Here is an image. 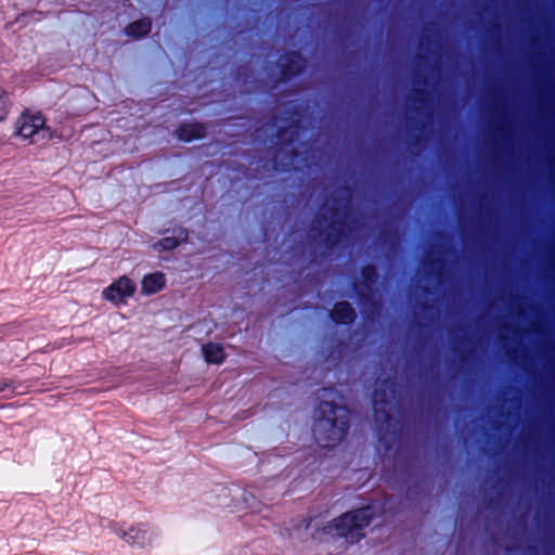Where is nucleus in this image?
I'll return each instance as SVG.
<instances>
[{
    "instance_id": "1",
    "label": "nucleus",
    "mask_w": 555,
    "mask_h": 555,
    "mask_svg": "<svg viewBox=\"0 0 555 555\" xmlns=\"http://www.w3.org/2000/svg\"><path fill=\"white\" fill-rule=\"evenodd\" d=\"M319 411L320 416L314 423L313 435L318 444L330 449L344 439L348 429L349 411L331 402L321 403Z\"/></svg>"
},
{
    "instance_id": "2",
    "label": "nucleus",
    "mask_w": 555,
    "mask_h": 555,
    "mask_svg": "<svg viewBox=\"0 0 555 555\" xmlns=\"http://www.w3.org/2000/svg\"><path fill=\"white\" fill-rule=\"evenodd\" d=\"M112 531L127 545L140 550L151 548L158 544L162 535L159 528L140 522L126 528L122 525L113 522Z\"/></svg>"
},
{
    "instance_id": "3",
    "label": "nucleus",
    "mask_w": 555,
    "mask_h": 555,
    "mask_svg": "<svg viewBox=\"0 0 555 555\" xmlns=\"http://www.w3.org/2000/svg\"><path fill=\"white\" fill-rule=\"evenodd\" d=\"M372 518V507L365 506L334 519L330 529L348 542L354 543L363 537L362 530L371 522Z\"/></svg>"
},
{
    "instance_id": "4",
    "label": "nucleus",
    "mask_w": 555,
    "mask_h": 555,
    "mask_svg": "<svg viewBox=\"0 0 555 555\" xmlns=\"http://www.w3.org/2000/svg\"><path fill=\"white\" fill-rule=\"evenodd\" d=\"M46 120L40 113H24L17 119V133L24 139H31L37 142V137L44 138Z\"/></svg>"
},
{
    "instance_id": "5",
    "label": "nucleus",
    "mask_w": 555,
    "mask_h": 555,
    "mask_svg": "<svg viewBox=\"0 0 555 555\" xmlns=\"http://www.w3.org/2000/svg\"><path fill=\"white\" fill-rule=\"evenodd\" d=\"M135 289V283L128 276L122 275L107 286L103 291L102 296L105 300L114 304L115 306H119L124 304L127 298L132 297Z\"/></svg>"
},
{
    "instance_id": "6",
    "label": "nucleus",
    "mask_w": 555,
    "mask_h": 555,
    "mask_svg": "<svg viewBox=\"0 0 555 555\" xmlns=\"http://www.w3.org/2000/svg\"><path fill=\"white\" fill-rule=\"evenodd\" d=\"M165 275L160 272L147 274L141 282L142 293L145 295H152L162 291L165 286Z\"/></svg>"
},
{
    "instance_id": "7",
    "label": "nucleus",
    "mask_w": 555,
    "mask_h": 555,
    "mask_svg": "<svg viewBox=\"0 0 555 555\" xmlns=\"http://www.w3.org/2000/svg\"><path fill=\"white\" fill-rule=\"evenodd\" d=\"M202 352L205 361L210 364H220L223 362L225 358L224 350L222 346L219 344H205L202 347Z\"/></svg>"
},
{
    "instance_id": "8",
    "label": "nucleus",
    "mask_w": 555,
    "mask_h": 555,
    "mask_svg": "<svg viewBox=\"0 0 555 555\" xmlns=\"http://www.w3.org/2000/svg\"><path fill=\"white\" fill-rule=\"evenodd\" d=\"M332 318L337 323L349 324L354 319V311L348 302H338L332 311Z\"/></svg>"
},
{
    "instance_id": "9",
    "label": "nucleus",
    "mask_w": 555,
    "mask_h": 555,
    "mask_svg": "<svg viewBox=\"0 0 555 555\" xmlns=\"http://www.w3.org/2000/svg\"><path fill=\"white\" fill-rule=\"evenodd\" d=\"M204 133L203 126L198 124L185 125L177 130V135L181 141H192L194 139L201 138Z\"/></svg>"
},
{
    "instance_id": "10",
    "label": "nucleus",
    "mask_w": 555,
    "mask_h": 555,
    "mask_svg": "<svg viewBox=\"0 0 555 555\" xmlns=\"http://www.w3.org/2000/svg\"><path fill=\"white\" fill-rule=\"evenodd\" d=\"M150 30L151 22L150 20L144 18L130 24L126 29V34L133 38H140L146 35Z\"/></svg>"
},
{
    "instance_id": "11",
    "label": "nucleus",
    "mask_w": 555,
    "mask_h": 555,
    "mask_svg": "<svg viewBox=\"0 0 555 555\" xmlns=\"http://www.w3.org/2000/svg\"><path fill=\"white\" fill-rule=\"evenodd\" d=\"M13 106V101L10 92L0 85V121L8 118Z\"/></svg>"
},
{
    "instance_id": "12",
    "label": "nucleus",
    "mask_w": 555,
    "mask_h": 555,
    "mask_svg": "<svg viewBox=\"0 0 555 555\" xmlns=\"http://www.w3.org/2000/svg\"><path fill=\"white\" fill-rule=\"evenodd\" d=\"M232 504L221 503V505L229 508L231 513L242 512L245 507V493L236 489L232 494Z\"/></svg>"
},
{
    "instance_id": "13",
    "label": "nucleus",
    "mask_w": 555,
    "mask_h": 555,
    "mask_svg": "<svg viewBox=\"0 0 555 555\" xmlns=\"http://www.w3.org/2000/svg\"><path fill=\"white\" fill-rule=\"evenodd\" d=\"M182 238V240H185L186 238V233L182 230L179 231V238L177 237H165L163 238L162 241L157 242L154 247L156 249H172L175 248L178 243H179V240Z\"/></svg>"
},
{
    "instance_id": "14",
    "label": "nucleus",
    "mask_w": 555,
    "mask_h": 555,
    "mask_svg": "<svg viewBox=\"0 0 555 555\" xmlns=\"http://www.w3.org/2000/svg\"><path fill=\"white\" fill-rule=\"evenodd\" d=\"M11 386V383L8 380H0V392L4 391Z\"/></svg>"
},
{
    "instance_id": "15",
    "label": "nucleus",
    "mask_w": 555,
    "mask_h": 555,
    "mask_svg": "<svg viewBox=\"0 0 555 555\" xmlns=\"http://www.w3.org/2000/svg\"><path fill=\"white\" fill-rule=\"evenodd\" d=\"M221 491L223 493L224 499H227L231 494L230 490H228L225 488H223Z\"/></svg>"
}]
</instances>
